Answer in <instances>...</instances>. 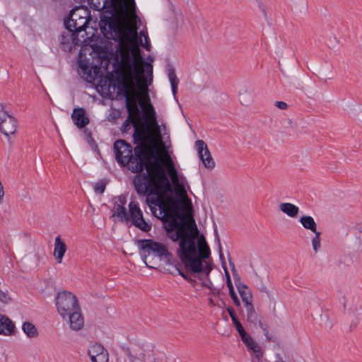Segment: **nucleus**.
Returning <instances> with one entry per match:
<instances>
[{
    "mask_svg": "<svg viewBox=\"0 0 362 362\" xmlns=\"http://www.w3.org/2000/svg\"><path fill=\"white\" fill-rule=\"evenodd\" d=\"M167 182L160 179V172L153 167L150 174L135 176L134 185L138 194L146 196V203L153 216L164 224L168 236L185 252L192 250L193 239L199 231L189 209L185 204L189 202L187 191L179 177L170 156H166L162 163Z\"/></svg>",
    "mask_w": 362,
    "mask_h": 362,
    "instance_id": "1",
    "label": "nucleus"
},
{
    "mask_svg": "<svg viewBox=\"0 0 362 362\" xmlns=\"http://www.w3.org/2000/svg\"><path fill=\"white\" fill-rule=\"evenodd\" d=\"M117 47L119 54L116 57L115 75L103 88L111 99L125 98L128 119L134 124V122L139 120L138 103L142 109L145 107L140 98L141 93L151 103L148 86L153 81V66L151 62H144L140 47Z\"/></svg>",
    "mask_w": 362,
    "mask_h": 362,
    "instance_id": "2",
    "label": "nucleus"
},
{
    "mask_svg": "<svg viewBox=\"0 0 362 362\" xmlns=\"http://www.w3.org/2000/svg\"><path fill=\"white\" fill-rule=\"evenodd\" d=\"M90 6L103 11L99 25L107 38L118 41L117 45H150L147 33H138L140 19L134 0H88Z\"/></svg>",
    "mask_w": 362,
    "mask_h": 362,
    "instance_id": "3",
    "label": "nucleus"
},
{
    "mask_svg": "<svg viewBox=\"0 0 362 362\" xmlns=\"http://www.w3.org/2000/svg\"><path fill=\"white\" fill-rule=\"evenodd\" d=\"M193 250L182 251L179 245L177 250L178 256L184 264L187 272L197 274L202 281V286L212 290L213 284L208 278L212 270V261L211 259L210 248L204 237L202 235L199 239H193ZM187 249V247H186Z\"/></svg>",
    "mask_w": 362,
    "mask_h": 362,
    "instance_id": "4",
    "label": "nucleus"
},
{
    "mask_svg": "<svg viewBox=\"0 0 362 362\" xmlns=\"http://www.w3.org/2000/svg\"><path fill=\"white\" fill-rule=\"evenodd\" d=\"M149 136H146L147 132H144V136L141 139L134 138L136 153H144L146 158H150L153 163L156 170L160 172V179L167 182V180L163 174L162 163H165L166 156H170L167 146L163 141L160 127L159 125L149 129Z\"/></svg>",
    "mask_w": 362,
    "mask_h": 362,
    "instance_id": "5",
    "label": "nucleus"
},
{
    "mask_svg": "<svg viewBox=\"0 0 362 362\" xmlns=\"http://www.w3.org/2000/svg\"><path fill=\"white\" fill-rule=\"evenodd\" d=\"M107 47H81L78 57L79 74L88 82L95 80L102 60L107 58L103 49Z\"/></svg>",
    "mask_w": 362,
    "mask_h": 362,
    "instance_id": "6",
    "label": "nucleus"
},
{
    "mask_svg": "<svg viewBox=\"0 0 362 362\" xmlns=\"http://www.w3.org/2000/svg\"><path fill=\"white\" fill-rule=\"evenodd\" d=\"M114 150L116 160L122 165H128V168L133 173L141 172L145 168L146 174H150L153 168V163L150 158H146L144 153H136L132 155V149L130 144L124 140H117L114 144Z\"/></svg>",
    "mask_w": 362,
    "mask_h": 362,
    "instance_id": "7",
    "label": "nucleus"
},
{
    "mask_svg": "<svg viewBox=\"0 0 362 362\" xmlns=\"http://www.w3.org/2000/svg\"><path fill=\"white\" fill-rule=\"evenodd\" d=\"M136 244L145 264L149 268L156 269L158 267L162 258L169 259L170 253L166 247L161 243L146 239L138 240Z\"/></svg>",
    "mask_w": 362,
    "mask_h": 362,
    "instance_id": "8",
    "label": "nucleus"
},
{
    "mask_svg": "<svg viewBox=\"0 0 362 362\" xmlns=\"http://www.w3.org/2000/svg\"><path fill=\"white\" fill-rule=\"evenodd\" d=\"M89 12L83 8H76L71 10L69 18L65 21V26L69 36L72 40L73 45H84L78 38L80 33L85 31L89 21Z\"/></svg>",
    "mask_w": 362,
    "mask_h": 362,
    "instance_id": "9",
    "label": "nucleus"
},
{
    "mask_svg": "<svg viewBox=\"0 0 362 362\" xmlns=\"http://www.w3.org/2000/svg\"><path fill=\"white\" fill-rule=\"evenodd\" d=\"M55 304L57 310L62 317H65L69 313L81 308L77 297L68 291L57 293Z\"/></svg>",
    "mask_w": 362,
    "mask_h": 362,
    "instance_id": "10",
    "label": "nucleus"
},
{
    "mask_svg": "<svg viewBox=\"0 0 362 362\" xmlns=\"http://www.w3.org/2000/svg\"><path fill=\"white\" fill-rule=\"evenodd\" d=\"M143 111L146 117V122H142L140 120H137L136 122H134V132L133 137L138 138L139 140L145 136L144 132H149V129L158 125L156 112L151 103H149L147 107H144Z\"/></svg>",
    "mask_w": 362,
    "mask_h": 362,
    "instance_id": "11",
    "label": "nucleus"
},
{
    "mask_svg": "<svg viewBox=\"0 0 362 362\" xmlns=\"http://www.w3.org/2000/svg\"><path fill=\"white\" fill-rule=\"evenodd\" d=\"M129 217L132 224L144 232L151 230V224L146 221L139 204L134 201L129 204Z\"/></svg>",
    "mask_w": 362,
    "mask_h": 362,
    "instance_id": "12",
    "label": "nucleus"
},
{
    "mask_svg": "<svg viewBox=\"0 0 362 362\" xmlns=\"http://www.w3.org/2000/svg\"><path fill=\"white\" fill-rule=\"evenodd\" d=\"M18 129L17 119L10 113L6 110L4 106H1L0 110V131L6 136L8 137L13 135Z\"/></svg>",
    "mask_w": 362,
    "mask_h": 362,
    "instance_id": "13",
    "label": "nucleus"
},
{
    "mask_svg": "<svg viewBox=\"0 0 362 362\" xmlns=\"http://www.w3.org/2000/svg\"><path fill=\"white\" fill-rule=\"evenodd\" d=\"M232 272L234 275L235 286L241 297L244 307L253 304V296L252 291L246 284L240 281V278L238 277V274H236V270L233 264L232 267Z\"/></svg>",
    "mask_w": 362,
    "mask_h": 362,
    "instance_id": "14",
    "label": "nucleus"
},
{
    "mask_svg": "<svg viewBox=\"0 0 362 362\" xmlns=\"http://www.w3.org/2000/svg\"><path fill=\"white\" fill-rule=\"evenodd\" d=\"M195 144L204 167L207 169H213L215 166V162L205 142L203 140H197Z\"/></svg>",
    "mask_w": 362,
    "mask_h": 362,
    "instance_id": "15",
    "label": "nucleus"
},
{
    "mask_svg": "<svg viewBox=\"0 0 362 362\" xmlns=\"http://www.w3.org/2000/svg\"><path fill=\"white\" fill-rule=\"evenodd\" d=\"M62 318L67 322L70 329L72 330L78 331L83 327L84 318L82 315L81 308L69 313L65 317Z\"/></svg>",
    "mask_w": 362,
    "mask_h": 362,
    "instance_id": "16",
    "label": "nucleus"
},
{
    "mask_svg": "<svg viewBox=\"0 0 362 362\" xmlns=\"http://www.w3.org/2000/svg\"><path fill=\"white\" fill-rule=\"evenodd\" d=\"M88 354L92 362H108L109 360L107 350L99 344L92 345L88 351Z\"/></svg>",
    "mask_w": 362,
    "mask_h": 362,
    "instance_id": "17",
    "label": "nucleus"
},
{
    "mask_svg": "<svg viewBox=\"0 0 362 362\" xmlns=\"http://www.w3.org/2000/svg\"><path fill=\"white\" fill-rule=\"evenodd\" d=\"M67 250V246L64 240H63L60 235H58L54 239L53 256L57 264H62L63 258Z\"/></svg>",
    "mask_w": 362,
    "mask_h": 362,
    "instance_id": "18",
    "label": "nucleus"
},
{
    "mask_svg": "<svg viewBox=\"0 0 362 362\" xmlns=\"http://www.w3.org/2000/svg\"><path fill=\"white\" fill-rule=\"evenodd\" d=\"M16 325L6 315L0 314V334L10 337L15 334Z\"/></svg>",
    "mask_w": 362,
    "mask_h": 362,
    "instance_id": "19",
    "label": "nucleus"
},
{
    "mask_svg": "<svg viewBox=\"0 0 362 362\" xmlns=\"http://www.w3.org/2000/svg\"><path fill=\"white\" fill-rule=\"evenodd\" d=\"M71 119L78 128H83L89 123L86 112L83 107H77L73 110Z\"/></svg>",
    "mask_w": 362,
    "mask_h": 362,
    "instance_id": "20",
    "label": "nucleus"
},
{
    "mask_svg": "<svg viewBox=\"0 0 362 362\" xmlns=\"http://www.w3.org/2000/svg\"><path fill=\"white\" fill-rule=\"evenodd\" d=\"M279 209L283 214L293 218L297 217L300 210L298 206L290 202L279 204Z\"/></svg>",
    "mask_w": 362,
    "mask_h": 362,
    "instance_id": "21",
    "label": "nucleus"
},
{
    "mask_svg": "<svg viewBox=\"0 0 362 362\" xmlns=\"http://www.w3.org/2000/svg\"><path fill=\"white\" fill-rule=\"evenodd\" d=\"M22 330L26 337L29 339L37 338L40 334L36 326L29 321H26L23 323Z\"/></svg>",
    "mask_w": 362,
    "mask_h": 362,
    "instance_id": "22",
    "label": "nucleus"
},
{
    "mask_svg": "<svg viewBox=\"0 0 362 362\" xmlns=\"http://www.w3.org/2000/svg\"><path fill=\"white\" fill-rule=\"evenodd\" d=\"M238 100L242 105L248 106L252 101L251 93L247 87H242L238 93Z\"/></svg>",
    "mask_w": 362,
    "mask_h": 362,
    "instance_id": "23",
    "label": "nucleus"
},
{
    "mask_svg": "<svg viewBox=\"0 0 362 362\" xmlns=\"http://www.w3.org/2000/svg\"><path fill=\"white\" fill-rule=\"evenodd\" d=\"M303 227L313 233L317 232V223L310 216H303L299 220Z\"/></svg>",
    "mask_w": 362,
    "mask_h": 362,
    "instance_id": "24",
    "label": "nucleus"
},
{
    "mask_svg": "<svg viewBox=\"0 0 362 362\" xmlns=\"http://www.w3.org/2000/svg\"><path fill=\"white\" fill-rule=\"evenodd\" d=\"M117 216L122 221L127 222L129 221V211L122 206L117 204L114 209L112 217Z\"/></svg>",
    "mask_w": 362,
    "mask_h": 362,
    "instance_id": "25",
    "label": "nucleus"
},
{
    "mask_svg": "<svg viewBox=\"0 0 362 362\" xmlns=\"http://www.w3.org/2000/svg\"><path fill=\"white\" fill-rule=\"evenodd\" d=\"M168 78L170 82L172 92L174 95H176L177 90V85L179 83V79L176 76L175 69L170 67L168 70Z\"/></svg>",
    "mask_w": 362,
    "mask_h": 362,
    "instance_id": "26",
    "label": "nucleus"
},
{
    "mask_svg": "<svg viewBox=\"0 0 362 362\" xmlns=\"http://www.w3.org/2000/svg\"><path fill=\"white\" fill-rule=\"evenodd\" d=\"M247 313V319L250 323L256 325L259 320V315L256 312L254 305L245 306Z\"/></svg>",
    "mask_w": 362,
    "mask_h": 362,
    "instance_id": "27",
    "label": "nucleus"
},
{
    "mask_svg": "<svg viewBox=\"0 0 362 362\" xmlns=\"http://www.w3.org/2000/svg\"><path fill=\"white\" fill-rule=\"evenodd\" d=\"M259 290L267 295V296L269 298V301L271 303L274 305V306L276 304V294L273 291L270 290L266 285L261 284V286L259 287Z\"/></svg>",
    "mask_w": 362,
    "mask_h": 362,
    "instance_id": "28",
    "label": "nucleus"
},
{
    "mask_svg": "<svg viewBox=\"0 0 362 362\" xmlns=\"http://www.w3.org/2000/svg\"><path fill=\"white\" fill-rule=\"evenodd\" d=\"M247 349L256 354V357L259 358L263 355L262 347L252 339L248 344H245Z\"/></svg>",
    "mask_w": 362,
    "mask_h": 362,
    "instance_id": "29",
    "label": "nucleus"
},
{
    "mask_svg": "<svg viewBox=\"0 0 362 362\" xmlns=\"http://www.w3.org/2000/svg\"><path fill=\"white\" fill-rule=\"evenodd\" d=\"M313 233L315 234V236L312 239V246L314 252L317 253L321 247V233L320 231H317Z\"/></svg>",
    "mask_w": 362,
    "mask_h": 362,
    "instance_id": "30",
    "label": "nucleus"
},
{
    "mask_svg": "<svg viewBox=\"0 0 362 362\" xmlns=\"http://www.w3.org/2000/svg\"><path fill=\"white\" fill-rule=\"evenodd\" d=\"M349 315L353 317H356L357 320L359 319V317L362 315V308L361 306H353L349 308Z\"/></svg>",
    "mask_w": 362,
    "mask_h": 362,
    "instance_id": "31",
    "label": "nucleus"
},
{
    "mask_svg": "<svg viewBox=\"0 0 362 362\" xmlns=\"http://www.w3.org/2000/svg\"><path fill=\"white\" fill-rule=\"evenodd\" d=\"M225 275H226V285H227V287L228 288V290H229V294L231 295L233 293H235V291H234V288H233V284H232V281H231V279H230V274H229V272L228 271L225 269Z\"/></svg>",
    "mask_w": 362,
    "mask_h": 362,
    "instance_id": "32",
    "label": "nucleus"
},
{
    "mask_svg": "<svg viewBox=\"0 0 362 362\" xmlns=\"http://www.w3.org/2000/svg\"><path fill=\"white\" fill-rule=\"evenodd\" d=\"M105 187L106 182L100 180L95 184L94 187L95 192L99 194H103L105 189Z\"/></svg>",
    "mask_w": 362,
    "mask_h": 362,
    "instance_id": "33",
    "label": "nucleus"
},
{
    "mask_svg": "<svg viewBox=\"0 0 362 362\" xmlns=\"http://www.w3.org/2000/svg\"><path fill=\"white\" fill-rule=\"evenodd\" d=\"M227 310H228V313H229V315H230V317L232 319L233 322L234 323V325L235 326V328L238 327V326L241 325V323L238 320L233 309V308H228Z\"/></svg>",
    "mask_w": 362,
    "mask_h": 362,
    "instance_id": "34",
    "label": "nucleus"
},
{
    "mask_svg": "<svg viewBox=\"0 0 362 362\" xmlns=\"http://www.w3.org/2000/svg\"><path fill=\"white\" fill-rule=\"evenodd\" d=\"M0 300L4 303H8L11 300V297L7 293L0 289Z\"/></svg>",
    "mask_w": 362,
    "mask_h": 362,
    "instance_id": "35",
    "label": "nucleus"
},
{
    "mask_svg": "<svg viewBox=\"0 0 362 362\" xmlns=\"http://www.w3.org/2000/svg\"><path fill=\"white\" fill-rule=\"evenodd\" d=\"M275 106L280 110H286L288 107V105L285 102L277 101L275 103Z\"/></svg>",
    "mask_w": 362,
    "mask_h": 362,
    "instance_id": "36",
    "label": "nucleus"
},
{
    "mask_svg": "<svg viewBox=\"0 0 362 362\" xmlns=\"http://www.w3.org/2000/svg\"><path fill=\"white\" fill-rule=\"evenodd\" d=\"M43 252H37L35 254V263L38 264L40 262L44 256Z\"/></svg>",
    "mask_w": 362,
    "mask_h": 362,
    "instance_id": "37",
    "label": "nucleus"
},
{
    "mask_svg": "<svg viewBox=\"0 0 362 362\" xmlns=\"http://www.w3.org/2000/svg\"><path fill=\"white\" fill-rule=\"evenodd\" d=\"M230 296L231 297L234 304L237 306V307H240V300L238 299L237 295L235 293H233L230 295Z\"/></svg>",
    "mask_w": 362,
    "mask_h": 362,
    "instance_id": "38",
    "label": "nucleus"
},
{
    "mask_svg": "<svg viewBox=\"0 0 362 362\" xmlns=\"http://www.w3.org/2000/svg\"><path fill=\"white\" fill-rule=\"evenodd\" d=\"M258 323H259V327L263 330V332H264V334L267 337H268V331H267V327L265 326V325L259 319L258 320Z\"/></svg>",
    "mask_w": 362,
    "mask_h": 362,
    "instance_id": "39",
    "label": "nucleus"
},
{
    "mask_svg": "<svg viewBox=\"0 0 362 362\" xmlns=\"http://www.w3.org/2000/svg\"><path fill=\"white\" fill-rule=\"evenodd\" d=\"M236 329L237 331L238 332L241 339L243 338V336L244 335H246L247 333L245 331L243 327L241 325L240 326H238V327H236Z\"/></svg>",
    "mask_w": 362,
    "mask_h": 362,
    "instance_id": "40",
    "label": "nucleus"
},
{
    "mask_svg": "<svg viewBox=\"0 0 362 362\" xmlns=\"http://www.w3.org/2000/svg\"><path fill=\"white\" fill-rule=\"evenodd\" d=\"M4 197V189L1 182L0 181V204L3 202Z\"/></svg>",
    "mask_w": 362,
    "mask_h": 362,
    "instance_id": "41",
    "label": "nucleus"
},
{
    "mask_svg": "<svg viewBox=\"0 0 362 362\" xmlns=\"http://www.w3.org/2000/svg\"><path fill=\"white\" fill-rule=\"evenodd\" d=\"M252 338L249 334H247L246 335H243L242 338V341L244 342L245 344H247L249 343L250 340H252Z\"/></svg>",
    "mask_w": 362,
    "mask_h": 362,
    "instance_id": "42",
    "label": "nucleus"
},
{
    "mask_svg": "<svg viewBox=\"0 0 362 362\" xmlns=\"http://www.w3.org/2000/svg\"><path fill=\"white\" fill-rule=\"evenodd\" d=\"M259 8L264 15L267 14V7L262 1L259 2Z\"/></svg>",
    "mask_w": 362,
    "mask_h": 362,
    "instance_id": "43",
    "label": "nucleus"
},
{
    "mask_svg": "<svg viewBox=\"0 0 362 362\" xmlns=\"http://www.w3.org/2000/svg\"><path fill=\"white\" fill-rule=\"evenodd\" d=\"M353 232L356 233H358L359 234H362V227L361 226H356L353 228Z\"/></svg>",
    "mask_w": 362,
    "mask_h": 362,
    "instance_id": "44",
    "label": "nucleus"
},
{
    "mask_svg": "<svg viewBox=\"0 0 362 362\" xmlns=\"http://www.w3.org/2000/svg\"><path fill=\"white\" fill-rule=\"evenodd\" d=\"M354 234L356 235V238H358V243H361V238H360V237L358 236V233H356L355 232H354Z\"/></svg>",
    "mask_w": 362,
    "mask_h": 362,
    "instance_id": "45",
    "label": "nucleus"
},
{
    "mask_svg": "<svg viewBox=\"0 0 362 362\" xmlns=\"http://www.w3.org/2000/svg\"><path fill=\"white\" fill-rule=\"evenodd\" d=\"M124 198H122V197H120L119 198V200L120 202L122 203V204H124Z\"/></svg>",
    "mask_w": 362,
    "mask_h": 362,
    "instance_id": "46",
    "label": "nucleus"
},
{
    "mask_svg": "<svg viewBox=\"0 0 362 362\" xmlns=\"http://www.w3.org/2000/svg\"><path fill=\"white\" fill-rule=\"evenodd\" d=\"M145 47L147 50H148V51H149V50H150V47H151L146 46V47Z\"/></svg>",
    "mask_w": 362,
    "mask_h": 362,
    "instance_id": "47",
    "label": "nucleus"
},
{
    "mask_svg": "<svg viewBox=\"0 0 362 362\" xmlns=\"http://www.w3.org/2000/svg\"><path fill=\"white\" fill-rule=\"evenodd\" d=\"M72 50V47H69V52H71Z\"/></svg>",
    "mask_w": 362,
    "mask_h": 362,
    "instance_id": "48",
    "label": "nucleus"
}]
</instances>
